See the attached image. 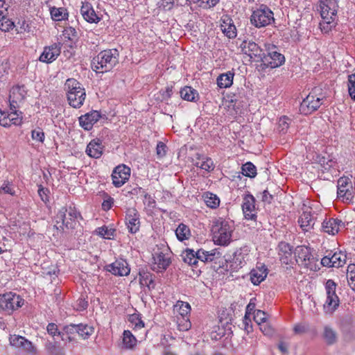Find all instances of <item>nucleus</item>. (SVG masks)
<instances>
[{"label": "nucleus", "instance_id": "obj_1", "mask_svg": "<svg viewBox=\"0 0 355 355\" xmlns=\"http://www.w3.org/2000/svg\"><path fill=\"white\" fill-rule=\"evenodd\" d=\"M80 217V214L74 207H62L54 216L53 220L54 224L49 227V230L53 232L55 237H61L65 228L68 230L75 228L76 221Z\"/></svg>", "mask_w": 355, "mask_h": 355}, {"label": "nucleus", "instance_id": "obj_2", "mask_svg": "<svg viewBox=\"0 0 355 355\" xmlns=\"http://www.w3.org/2000/svg\"><path fill=\"white\" fill-rule=\"evenodd\" d=\"M119 53L117 49H112L101 51L92 61V67L96 72L110 71L119 63Z\"/></svg>", "mask_w": 355, "mask_h": 355}, {"label": "nucleus", "instance_id": "obj_3", "mask_svg": "<svg viewBox=\"0 0 355 355\" xmlns=\"http://www.w3.org/2000/svg\"><path fill=\"white\" fill-rule=\"evenodd\" d=\"M64 86L69 105L73 108H80L86 98V92L83 85L74 78H68Z\"/></svg>", "mask_w": 355, "mask_h": 355}, {"label": "nucleus", "instance_id": "obj_4", "mask_svg": "<svg viewBox=\"0 0 355 355\" xmlns=\"http://www.w3.org/2000/svg\"><path fill=\"white\" fill-rule=\"evenodd\" d=\"M338 9V0H320V11L323 22L320 23L321 30L326 32L335 26V19Z\"/></svg>", "mask_w": 355, "mask_h": 355}, {"label": "nucleus", "instance_id": "obj_5", "mask_svg": "<svg viewBox=\"0 0 355 355\" xmlns=\"http://www.w3.org/2000/svg\"><path fill=\"white\" fill-rule=\"evenodd\" d=\"M233 230V226L229 221L222 218L217 220L211 227L213 241L217 245H228L231 241Z\"/></svg>", "mask_w": 355, "mask_h": 355}, {"label": "nucleus", "instance_id": "obj_6", "mask_svg": "<svg viewBox=\"0 0 355 355\" xmlns=\"http://www.w3.org/2000/svg\"><path fill=\"white\" fill-rule=\"evenodd\" d=\"M250 22L256 28L267 26L275 22L273 12L264 4H261L252 11Z\"/></svg>", "mask_w": 355, "mask_h": 355}, {"label": "nucleus", "instance_id": "obj_7", "mask_svg": "<svg viewBox=\"0 0 355 355\" xmlns=\"http://www.w3.org/2000/svg\"><path fill=\"white\" fill-rule=\"evenodd\" d=\"M266 51L261 58L262 63L271 69L282 66L285 62V57L279 52L278 48L273 44H266Z\"/></svg>", "mask_w": 355, "mask_h": 355}, {"label": "nucleus", "instance_id": "obj_8", "mask_svg": "<svg viewBox=\"0 0 355 355\" xmlns=\"http://www.w3.org/2000/svg\"><path fill=\"white\" fill-rule=\"evenodd\" d=\"M171 252L168 247L164 245H162V248L154 250L152 269L157 272L166 270L171 263Z\"/></svg>", "mask_w": 355, "mask_h": 355}, {"label": "nucleus", "instance_id": "obj_9", "mask_svg": "<svg viewBox=\"0 0 355 355\" xmlns=\"http://www.w3.org/2000/svg\"><path fill=\"white\" fill-rule=\"evenodd\" d=\"M336 284L332 279H328L326 282L327 300L324 304V310L327 313H333L339 306V297L336 293Z\"/></svg>", "mask_w": 355, "mask_h": 355}, {"label": "nucleus", "instance_id": "obj_10", "mask_svg": "<svg viewBox=\"0 0 355 355\" xmlns=\"http://www.w3.org/2000/svg\"><path fill=\"white\" fill-rule=\"evenodd\" d=\"M24 302L20 295L12 292L0 295V309L8 313L21 307Z\"/></svg>", "mask_w": 355, "mask_h": 355}, {"label": "nucleus", "instance_id": "obj_11", "mask_svg": "<svg viewBox=\"0 0 355 355\" xmlns=\"http://www.w3.org/2000/svg\"><path fill=\"white\" fill-rule=\"evenodd\" d=\"M295 256L296 257V261L300 265L304 266L306 268L311 270H316L317 260L311 253L310 249L306 246H297L295 248Z\"/></svg>", "mask_w": 355, "mask_h": 355}, {"label": "nucleus", "instance_id": "obj_12", "mask_svg": "<svg viewBox=\"0 0 355 355\" xmlns=\"http://www.w3.org/2000/svg\"><path fill=\"white\" fill-rule=\"evenodd\" d=\"M317 89L315 88L304 99L300 105V112L301 114L308 115L317 110L322 104L323 97H319L315 95Z\"/></svg>", "mask_w": 355, "mask_h": 355}, {"label": "nucleus", "instance_id": "obj_13", "mask_svg": "<svg viewBox=\"0 0 355 355\" xmlns=\"http://www.w3.org/2000/svg\"><path fill=\"white\" fill-rule=\"evenodd\" d=\"M27 96V90L24 85H16L11 88L9 95V103L10 110H17L25 102Z\"/></svg>", "mask_w": 355, "mask_h": 355}, {"label": "nucleus", "instance_id": "obj_14", "mask_svg": "<svg viewBox=\"0 0 355 355\" xmlns=\"http://www.w3.org/2000/svg\"><path fill=\"white\" fill-rule=\"evenodd\" d=\"M338 198H342L343 200L351 201L354 198V191L352 182L347 177H341L338 180L337 185Z\"/></svg>", "mask_w": 355, "mask_h": 355}, {"label": "nucleus", "instance_id": "obj_15", "mask_svg": "<svg viewBox=\"0 0 355 355\" xmlns=\"http://www.w3.org/2000/svg\"><path fill=\"white\" fill-rule=\"evenodd\" d=\"M346 254L341 250L334 254L331 252L321 259V264L323 266L339 268L346 263Z\"/></svg>", "mask_w": 355, "mask_h": 355}, {"label": "nucleus", "instance_id": "obj_16", "mask_svg": "<svg viewBox=\"0 0 355 355\" xmlns=\"http://www.w3.org/2000/svg\"><path fill=\"white\" fill-rule=\"evenodd\" d=\"M22 123V112L11 110L10 112L0 110V125L8 128L11 125H19Z\"/></svg>", "mask_w": 355, "mask_h": 355}, {"label": "nucleus", "instance_id": "obj_17", "mask_svg": "<svg viewBox=\"0 0 355 355\" xmlns=\"http://www.w3.org/2000/svg\"><path fill=\"white\" fill-rule=\"evenodd\" d=\"M130 168L124 164L116 166L112 174V183L116 187H120L128 180Z\"/></svg>", "mask_w": 355, "mask_h": 355}, {"label": "nucleus", "instance_id": "obj_18", "mask_svg": "<svg viewBox=\"0 0 355 355\" xmlns=\"http://www.w3.org/2000/svg\"><path fill=\"white\" fill-rule=\"evenodd\" d=\"M125 225L131 234L139 232L140 228L139 214L136 209L128 208L125 212Z\"/></svg>", "mask_w": 355, "mask_h": 355}, {"label": "nucleus", "instance_id": "obj_19", "mask_svg": "<svg viewBox=\"0 0 355 355\" xmlns=\"http://www.w3.org/2000/svg\"><path fill=\"white\" fill-rule=\"evenodd\" d=\"M243 53L248 55L251 59L261 61L263 55V50L254 42L243 41L241 44Z\"/></svg>", "mask_w": 355, "mask_h": 355}, {"label": "nucleus", "instance_id": "obj_20", "mask_svg": "<svg viewBox=\"0 0 355 355\" xmlns=\"http://www.w3.org/2000/svg\"><path fill=\"white\" fill-rule=\"evenodd\" d=\"M242 209L245 218L248 220H255L257 211L255 209V199L251 194H247L243 198Z\"/></svg>", "mask_w": 355, "mask_h": 355}, {"label": "nucleus", "instance_id": "obj_21", "mask_svg": "<svg viewBox=\"0 0 355 355\" xmlns=\"http://www.w3.org/2000/svg\"><path fill=\"white\" fill-rule=\"evenodd\" d=\"M311 209V207H306V209L303 211L298 220L301 228L306 232L313 227L315 222L317 220V216H315V213H312Z\"/></svg>", "mask_w": 355, "mask_h": 355}, {"label": "nucleus", "instance_id": "obj_22", "mask_svg": "<svg viewBox=\"0 0 355 355\" xmlns=\"http://www.w3.org/2000/svg\"><path fill=\"white\" fill-rule=\"evenodd\" d=\"M341 227H344L345 223L338 218H325L322 223V230L330 235L337 234Z\"/></svg>", "mask_w": 355, "mask_h": 355}, {"label": "nucleus", "instance_id": "obj_23", "mask_svg": "<svg viewBox=\"0 0 355 355\" xmlns=\"http://www.w3.org/2000/svg\"><path fill=\"white\" fill-rule=\"evenodd\" d=\"M106 270L117 276H126L130 272L128 264L124 259L116 260L112 263L106 266Z\"/></svg>", "mask_w": 355, "mask_h": 355}, {"label": "nucleus", "instance_id": "obj_24", "mask_svg": "<svg viewBox=\"0 0 355 355\" xmlns=\"http://www.w3.org/2000/svg\"><path fill=\"white\" fill-rule=\"evenodd\" d=\"M101 117V114L98 111L92 110L79 117L80 125L85 130H90Z\"/></svg>", "mask_w": 355, "mask_h": 355}, {"label": "nucleus", "instance_id": "obj_25", "mask_svg": "<svg viewBox=\"0 0 355 355\" xmlns=\"http://www.w3.org/2000/svg\"><path fill=\"white\" fill-rule=\"evenodd\" d=\"M278 254L281 262L288 265L293 261L292 247L286 242H280L278 245Z\"/></svg>", "mask_w": 355, "mask_h": 355}, {"label": "nucleus", "instance_id": "obj_26", "mask_svg": "<svg viewBox=\"0 0 355 355\" xmlns=\"http://www.w3.org/2000/svg\"><path fill=\"white\" fill-rule=\"evenodd\" d=\"M80 13L84 19L89 23L97 24L101 20V17L96 13L92 4L89 2L83 3Z\"/></svg>", "mask_w": 355, "mask_h": 355}, {"label": "nucleus", "instance_id": "obj_27", "mask_svg": "<svg viewBox=\"0 0 355 355\" xmlns=\"http://www.w3.org/2000/svg\"><path fill=\"white\" fill-rule=\"evenodd\" d=\"M103 151V146L100 139H92L87 145L86 153L92 158L98 159L101 157Z\"/></svg>", "mask_w": 355, "mask_h": 355}, {"label": "nucleus", "instance_id": "obj_28", "mask_svg": "<svg viewBox=\"0 0 355 355\" xmlns=\"http://www.w3.org/2000/svg\"><path fill=\"white\" fill-rule=\"evenodd\" d=\"M250 275L252 283L254 285H259L267 277L268 268L265 265L257 266L256 268L251 270Z\"/></svg>", "mask_w": 355, "mask_h": 355}, {"label": "nucleus", "instance_id": "obj_29", "mask_svg": "<svg viewBox=\"0 0 355 355\" xmlns=\"http://www.w3.org/2000/svg\"><path fill=\"white\" fill-rule=\"evenodd\" d=\"M221 31L229 38H234L236 36V26L232 23V19L227 17L223 19V24L220 25Z\"/></svg>", "mask_w": 355, "mask_h": 355}, {"label": "nucleus", "instance_id": "obj_30", "mask_svg": "<svg viewBox=\"0 0 355 355\" xmlns=\"http://www.w3.org/2000/svg\"><path fill=\"white\" fill-rule=\"evenodd\" d=\"M234 73L227 71V73H222L217 78V85L220 88H228L233 83Z\"/></svg>", "mask_w": 355, "mask_h": 355}, {"label": "nucleus", "instance_id": "obj_31", "mask_svg": "<svg viewBox=\"0 0 355 355\" xmlns=\"http://www.w3.org/2000/svg\"><path fill=\"white\" fill-rule=\"evenodd\" d=\"M322 336L324 342L329 345L336 343L338 338L336 331L329 326H324Z\"/></svg>", "mask_w": 355, "mask_h": 355}, {"label": "nucleus", "instance_id": "obj_32", "mask_svg": "<svg viewBox=\"0 0 355 355\" xmlns=\"http://www.w3.org/2000/svg\"><path fill=\"white\" fill-rule=\"evenodd\" d=\"M51 17L53 21H62L67 19L69 14L64 8L50 7Z\"/></svg>", "mask_w": 355, "mask_h": 355}, {"label": "nucleus", "instance_id": "obj_33", "mask_svg": "<svg viewBox=\"0 0 355 355\" xmlns=\"http://www.w3.org/2000/svg\"><path fill=\"white\" fill-rule=\"evenodd\" d=\"M195 256L196 257V261H198V260L202 261V262H210L212 261L214 258L216 253V250H213L211 251H206L202 249H199L196 252H195Z\"/></svg>", "mask_w": 355, "mask_h": 355}, {"label": "nucleus", "instance_id": "obj_34", "mask_svg": "<svg viewBox=\"0 0 355 355\" xmlns=\"http://www.w3.org/2000/svg\"><path fill=\"white\" fill-rule=\"evenodd\" d=\"M60 54V44H54L48 48L46 47V62L50 63L55 60Z\"/></svg>", "mask_w": 355, "mask_h": 355}, {"label": "nucleus", "instance_id": "obj_35", "mask_svg": "<svg viewBox=\"0 0 355 355\" xmlns=\"http://www.w3.org/2000/svg\"><path fill=\"white\" fill-rule=\"evenodd\" d=\"M195 254L196 252L193 250L187 248L182 252L180 257L184 263L189 266H197L198 261H196Z\"/></svg>", "mask_w": 355, "mask_h": 355}, {"label": "nucleus", "instance_id": "obj_36", "mask_svg": "<svg viewBox=\"0 0 355 355\" xmlns=\"http://www.w3.org/2000/svg\"><path fill=\"white\" fill-rule=\"evenodd\" d=\"M180 93L182 98L187 101H196V98H198L197 91L191 87H184L180 90Z\"/></svg>", "mask_w": 355, "mask_h": 355}, {"label": "nucleus", "instance_id": "obj_37", "mask_svg": "<svg viewBox=\"0 0 355 355\" xmlns=\"http://www.w3.org/2000/svg\"><path fill=\"white\" fill-rule=\"evenodd\" d=\"M139 283L141 286L148 287V290L155 288L153 275L148 272H139Z\"/></svg>", "mask_w": 355, "mask_h": 355}, {"label": "nucleus", "instance_id": "obj_38", "mask_svg": "<svg viewBox=\"0 0 355 355\" xmlns=\"http://www.w3.org/2000/svg\"><path fill=\"white\" fill-rule=\"evenodd\" d=\"M204 200L207 207L211 209L217 208L220 205V199L216 195L210 192H206L203 194Z\"/></svg>", "mask_w": 355, "mask_h": 355}, {"label": "nucleus", "instance_id": "obj_39", "mask_svg": "<svg viewBox=\"0 0 355 355\" xmlns=\"http://www.w3.org/2000/svg\"><path fill=\"white\" fill-rule=\"evenodd\" d=\"M198 161L195 163L197 167L204 169L207 171H213L214 168V164L212 159L209 157H202L200 159L198 157Z\"/></svg>", "mask_w": 355, "mask_h": 355}, {"label": "nucleus", "instance_id": "obj_40", "mask_svg": "<svg viewBox=\"0 0 355 355\" xmlns=\"http://www.w3.org/2000/svg\"><path fill=\"white\" fill-rule=\"evenodd\" d=\"M175 234L179 241H182L188 239L191 232L189 228L184 224L181 223L178 225L175 230Z\"/></svg>", "mask_w": 355, "mask_h": 355}, {"label": "nucleus", "instance_id": "obj_41", "mask_svg": "<svg viewBox=\"0 0 355 355\" xmlns=\"http://www.w3.org/2000/svg\"><path fill=\"white\" fill-rule=\"evenodd\" d=\"M123 343L126 349H132L135 346L137 340L129 330H125L123 332Z\"/></svg>", "mask_w": 355, "mask_h": 355}, {"label": "nucleus", "instance_id": "obj_42", "mask_svg": "<svg viewBox=\"0 0 355 355\" xmlns=\"http://www.w3.org/2000/svg\"><path fill=\"white\" fill-rule=\"evenodd\" d=\"M242 173L245 176L254 178L257 175V168L252 162H247L242 166Z\"/></svg>", "mask_w": 355, "mask_h": 355}, {"label": "nucleus", "instance_id": "obj_43", "mask_svg": "<svg viewBox=\"0 0 355 355\" xmlns=\"http://www.w3.org/2000/svg\"><path fill=\"white\" fill-rule=\"evenodd\" d=\"M94 329L87 324H78L77 334L83 339L87 338L92 334Z\"/></svg>", "mask_w": 355, "mask_h": 355}, {"label": "nucleus", "instance_id": "obj_44", "mask_svg": "<svg viewBox=\"0 0 355 355\" xmlns=\"http://www.w3.org/2000/svg\"><path fill=\"white\" fill-rule=\"evenodd\" d=\"M15 27L14 22L7 17V15L0 17V30L4 32L9 31Z\"/></svg>", "mask_w": 355, "mask_h": 355}, {"label": "nucleus", "instance_id": "obj_45", "mask_svg": "<svg viewBox=\"0 0 355 355\" xmlns=\"http://www.w3.org/2000/svg\"><path fill=\"white\" fill-rule=\"evenodd\" d=\"M63 37L70 41L76 40L78 37V32L71 26H67L63 31Z\"/></svg>", "mask_w": 355, "mask_h": 355}, {"label": "nucleus", "instance_id": "obj_46", "mask_svg": "<svg viewBox=\"0 0 355 355\" xmlns=\"http://www.w3.org/2000/svg\"><path fill=\"white\" fill-rule=\"evenodd\" d=\"M46 331L48 334L56 340L57 339H61V333L58 330V325L55 323H49L46 327Z\"/></svg>", "mask_w": 355, "mask_h": 355}, {"label": "nucleus", "instance_id": "obj_47", "mask_svg": "<svg viewBox=\"0 0 355 355\" xmlns=\"http://www.w3.org/2000/svg\"><path fill=\"white\" fill-rule=\"evenodd\" d=\"M180 306V315L181 317L187 318L191 311V306L188 302L178 301L175 306Z\"/></svg>", "mask_w": 355, "mask_h": 355}, {"label": "nucleus", "instance_id": "obj_48", "mask_svg": "<svg viewBox=\"0 0 355 355\" xmlns=\"http://www.w3.org/2000/svg\"><path fill=\"white\" fill-rule=\"evenodd\" d=\"M290 122L291 119L288 117L286 116L280 117L278 121V131L282 133L286 132L289 128Z\"/></svg>", "mask_w": 355, "mask_h": 355}, {"label": "nucleus", "instance_id": "obj_49", "mask_svg": "<svg viewBox=\"0 0 355 355\" xmlns=\"http://www.w3.org/2000/svg\"><path fill=\"white\" fill-rule=\"evenodd\" d=\"M15 26L17 33H29L31 31V26L25 19H19Z\"/></svg>", "mask_w": 355, "mask_h": 355}, {"label": "nucleus", "instance_id": "obj_50", "mask_svg": "<svg viewBox=\"0 0 355 355\" xmlns=\"http://www.w3.org/2000/svg\"><path fill=\"white\" fill-rule=\"evenodd\" d=\"M10 344L17 348H21L25 342V338L18 335H12L9 338Z\"/></svg>", "mask_w": 355, "mask_h": 355}, {"label": "nucleus", "instance_id": "obj_51", "mask_svg": "<svg viewBox=\"0 0 355 355\" xmlns=\"http://www.w3.org/2000/svg\"><path fill=\"white\" fill-rule=\"evenodd\" d=\"M348 92L351 98L355 100V73L348 76Z\"/></svg>", "mask_w": 355, "mask_h": 355}, {"label": "nucleus", "instance_id": "obj_52", "mask_svg": "<svg viewBox=\"0 0 355 355\" xmlns=\"http://www.w3.org/2000/svg\"><path fill=\"white\" fill-rule=\"evenodd\" d=\"M128 320L132 325H134L135 328L141 329L144 327V322L139 317V315L137 313L130 315Z\"/></svg>", "mask_w": 355, "mask_h": 355}, {"label": "nucleus", "instance_id": "obj_53", "mask_svg": "<svg viewBox=\"0 0 355 355\" xmlns=\"http://www.w3.org/2000/svg\"><path fill=\"white\" fill-rule=\"evenodd\" d=\"M115 230L114 229H108L106 226H103L97 229L98 235L105 239H111L114 236Z\"/></svg>", "mask_w": 355, "mask_h": 355}, {"label": "nucleus", "instance_id": "obj_54", "mask_svg": "<svg viewBox=\"0 0 355 355\" xmlns=\"http://www.w3.org/2000/svg\"><path fill=\"white\" fill-rule=\"evenodd\" d=\"M178 329L180 331H187L189 330L191 327V324L187 318L182 317L181 318H178Z\"/></svg>", "mask_w": 355, "mask_h": 355}, {"label": "nucleus", "instance_id": "obj_55", "mask_svg": "<svg viewBox=\"0 0 355 355\" xmlns=\"http://www.w3.org/2000/svg\"><path fill=\"white\" fill-rule=\"evenodd\" d=\"M167 149L168 148L164 142L159 141L156 147V153L157 157L159 158L164 157L166 155Z\"/></svg>", "mask_w": 355, "mask_h": 355}, {"label": "nucleus", "instance_id": "obj_56", "mask_svg": "<svg viewBox=\"0 0 355 355\" xmlns=\"http://www.w3.org/2000/svg\"><path fill=\"white\" fill-rule=\"evenodd\" d=\"M254 319L258 324H261L266 322V313L261 310H257L254 314Z\"/></svg>", "mask_w": 355, "mask_h": 355}, {"label": "nucleus", "instance_id": "obj_57", "mask_svg": "<svg viewBox=\"0 0 355 355\" xmlns=\"http://www.w3.org/2000/svg\"><path fill=\"white\" fill-rule=\"evenodd\" d=\"M44 137V133L42 128H37L32 131V138L37 141L42 142Z\"/></svg>", "mask_w": 355, "mask_h": 355}, {"label": "nucleus", "instance_id": "obj_58", "mask_svg": "<svg viewBox=\"0 0 355 355\" xmlns=\"http://www.w3.org/2000/svg\"><path fill=\"white\" fill-rule=\"evenodd\" d=\"M259 326L260 330L263 333L264 335L271 336L274 334L273 328L266 322L259 324Z\"/></svg>", "mask_w": 355, "mask_h": 355}, {"label": "nucleus", "instance_id": "obj_59", "mask_svg": "<svg viewBox=\"0 0 355 355\" xmlns=\"http://www.w3.org/2000/svg\"><path fill=\"white\" fill-rule=\"evenodd\" d=\"M88 302L84 298H79L75 305V309L78 311H82L87 309Z\"/></svg>", "mask_w": 355, "mask_h": 355}, {"label": "nucleus", "instance_id": "obj_60", "mask_svg": "<svg viewBox=\"0 0 355 355\" xmlns=\"http://www.w3.org/2000/svg\"><path fill=\"white\" fill-rule=\"evenodd\" d=\"M59 272V270L57 267H54L52 270H49L46 272V277L49 275L51 278V283H58V272Z\"/></svg>", "mask_w": 355, "mask_h": 355}, {"label": "nucleus", "instance_id": "obj_61", "mask_svg": "<svg viewBox=\"0 0 355 355\" xmlns=\"http://www.w3.org/2000/svg\"><path fill=\"white\" fill-rule=\"evenodd\" d=\"M21 349L28 353L33 354L35 352V349L34 346L33 345L32 343L26 338H25V342L23 343Z\"/></svg>", "mask_w": 355, "mask_h": 355}, {"label": "nucleus", "instance_id": "obj_62", "mask_svg": "<svg viewBox=\"0 0 355 355\" xmlns=\"http://www.w3.org/2000/svg\"><path fill=\"white\" fill-rule=\"evenodd\" d=\"M125 191L127 193V194L135 195V196L138 195L140 193H144V191L142 190V189L137 186H136L133 188H132L131 187H125Z\"/></svg>", "mask_w": 355, "mask_h": 355}, {"label": "nucleus", "instance_id": "obj_63", "mask_svg": "<svg viewBox=\"0 0 355 355\" xmlns=\"http://www.w3.org/2000/svg\"><path fill=\"white\" fill-rule=\"evenodd\" d=\"M0 191L12 196L15 194V191H13L11 184L8 182L3 183L0 189Z\"/></svg>", "mask_w": 355, "mask_h": 355}, {"label": "nucleus", "instance_id": "obj_64", "mask_svg": "<svg viewBox=\"0 0 355 355\" xmlns=\"http://www.w3.org/2000/svg\"><path fill=\"white\" fill-rule=\"evenodd\" d=\"M114 203V199L111 197H108L107 199L104 200L102 203V208L103 210L107 211L111 209Z\"/></svg>", "mask_w": 355, "mask_h": 355}]
</instances>
